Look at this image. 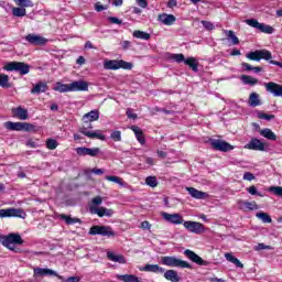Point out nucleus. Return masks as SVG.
<instances>
[{
  "label": "nucleus",
  "instance_id": "50",
  "mask_svg": "<svg viewBox=\"0 0 282 282\" xmlns=\"http://www.w3.org/2000/svg\"><path fill=\"white\" fill-rule=\"evenodd\" d=\"M172 61H175V63H184L186 58L184 57V54L178 53V54H172L171 55Z\"/></svg>",
  "mask_w": 282,
  "mask_h": 282
},
{
  "label": "nucleus",
  "instance_id": "49",
  "mask_svg": "<svg viewBox=\"0 0 282 282\" xmlns=\"http://www.w3.org/2000/svg\"><path fill=\"white\" fill-rule=\"evenodd\" d=\"M258 118L260 120H267V122H270L271 120H274L276 118L274 115H268L265 112H259Z\"/></svg>",
  "mask_w": 282,
  "mask_h": 282
},
{
  "label": "nucleus",
  "instance_id": "58",
  "mask_svg": "<svg viewBox=\"0 0 282 282\" xmlns=\"http://www.w3.org/2000/svg\"><path fill=\"white\" fill-rule=\"evenodd\" d=\"M140 228H142V230H151V223H149V220H144L141 223Z\"/></svg>",
  "mask_w": 282,
  "mask_h": 282
},
{
  "label": "nucleus",
  "instance_id": "34",
  "mask_svg": "<svg viewBox=\"0 0 282 282\" xmlns=\"http://www.w3.org/2000/svg\"><path fill=\"white\" fill-rule=\"evenodd\" d=\"M117 279L123 282H142V280H140L137 275L133 274L117 275Z\"/></svg>",
  "mask_w": 282,
  "mask_h": 282
},
{
  "label": "nucleus",
  "instance_id": "37",
  "mask_svg": "<svg viewBox=\"0 0 282 282\" xmlns=\"http://www.w3.org/2000/svg\"><path fill=\"white\" fill-rule=\"evenodd\" d=\"M0 87L3 89H10V87H12V84L10 83V76L0 74Z\"/></svg>",
  "mask_w": 282,
  "mask_h": 282
},
{
  "label": "nucleus",
  "instance_id": "35",
  "mask_svg": "<svg viewBox=\"0 0 282 282\" xmlns=\"http://www.w3.org/2000/svg\"><path fill=\"white\" fill-rule=\"evenodd\" d=\"M240 80L243 83V85H258L259 84V79L250 76V75H241Z\"/></svg>",
  "mask_w": 282,
  "mask_h": 282
},
{
  "label": "nucleus",
  "instance_id": "9",
  "mask_svg": "<svg viewBox=\"0 0 282 282\" xmlns=\"http://www.w3.org/2000/svg\"><path fill=\"white\" fill-rule=\"evenodd\" d=\"M209 143L214 151H221L223 153H228V151H232L235 149L234 145L225 140L212 139L209 140Z\"/></svg>",
  "mask_w": 282,
  "mask_h": 282
},
{
  "label": "nucleus",
  "instance_id": "22",
  "mask_svg": "<svg viewBox=\"0 0 282 282\" xmlns=\"http://www.w3.org/2000/svg\"><path fill=\"white\" fill-rule=\"evenodd\" d=\"M159 21L163 23V25H173V23L177 21V18L173 14L162 13L159 15Z\"/></svg>",
  "mask_w": 282,
  "mask_h": 282
},
{
  "label": "nucleus",
  "instance_id": "39",
  "mask_svg": "<svg viewBox=\"0 0 282 282\" xmlns=\"http://www.w3.org/2000/svg\"><path fill=\"white\" fill-rule=\"evenodd\" d=\"M132 36L134 39H141V41H149V39H151V34L144 32V31H140V30H135L132 33Z\"/></svg>",
  "mask_w": 282,
  "mask_h": 282
},
{
  "label": "nucleus",
  "instance_id": "63",
  "mask_svg": "<svg viewBox=\"0 0 282 282\" xmlns=\"http://www.w3.org/2000/svg\"><path fill=\"white\" fill-rule=\"evenodd\" d=\"M137 3L140 8H148L149 2L147 0H137Z\"/></svg>",
  "mask_w": 282,
  "mask_h": 282
},
{
  "label": "nucleus",
  "instance_id": "15",
  "mask_svg": "<svg viewBox=\"0 0 282 282\" xmlns=\"http://www.w3.org/2000/svg\"><path fill=\"white\" fill-rule=\"evenodd\" d=\"M264 87L269 94H272L276 98L281 97L282 98V85L276 84L274 82H269L264 84Z\"/></svg>",
  "mask_w": 282,
  "mask_h": 282
},
{
  "label": "nucleus",
  "instance_id": "27",
  "mask_svg": "<svg viewBox=\"0 0 282 282\" xmlns=\"http://www.w3.org/2000/svg\"><path fill=\"white\" fill-rule=\"evenodd\" d=\"M260 135H262V138H265L267 140H271V142H276V133H274L270 128H264L260 130Z\"/></svg>",
  "mask_w": 282,
  "mask_h": 282
},
{
  "label": "nucleus",
  "instance_id": "13",
  "mask_svg": "<svg viewBox=\"0 0 282 282\" xmlns=\"http://www.w3.org/2000/svg\"><path fill=\"white\" fill-rule=\"evenodd\" d=\"M76 153L79 156L85 158V155H89L90 158H98L100 153V148H76Z\"/></svg>",
  "mask_w": 282,
  "mask_h": 282
},
{
  "label": "nucleus",
  "instance_id": "7",
  "mask_svg": "<svg viewBox=\"0 0 282 282\" xmlns=\"http://www.w3.org/2000/svg\"><path fill=\"white\" fill-rule=\"evenodd\" d=\"M245 23L250 28H254V30H259V32H262L263 34H274V28L265 23H260L257 19H247L245 20Z\"/></svg>",
  "mask_w": 282,
  "mask_h": 282
},
{
  "label": "nucleus",
  "instance_id": "1",
  "mask_svg": "<svg viewBox=\"0 0 282 282\" xmlns=\"http://www.w3.org/2000/svg\"><path fill=\"white\" fill-rule=\"evenodd\" d=\"M25 241L21 238V234L19 232H11L8 235H0V243L11 250V252H15L17 254H21V248L17 246H23Z\"/></svg>",
  "mask_w": 282,
  "mask_h": 282
},
{
  "label": "nucleus",
  "instance_id": "47",
  "mask_svg": "<svg viewBox=\"0 0 282 282\" xmlns=\"http://www.w3.org/2000/svg\"><path fill=\"white\" fill-rule=\"evenodd\" d=\"M269 193H272L276 197H282V186H271L269 187Z\"/></svg>",
  "mask_w": 282,
  "mask_h": 282
},
{
  "label": "nucleus",
  "instance_id": "33",
  "mask_svg": "<svg viewBox=\"0 0 282 282\" xmlns=\"http://www.w3.org/2000/svg\"><path fill=\"white\" fill-rule=\"evenodd\" d=\"M59 219L65 221V224H67V226H74V224H80L82 223L80 218H72V216H67L65 214H61Z\"/></svg>",
  "mask_w": 282,
  "mask_h": 282
},
{
  "label": "nucleus",
  "instance_id": "10",
  "mask_svg": "<svg viewBox=\"0 0 282 282\" xmlns=\"http://www.w3.org/2000/svg\"><path fill=\"white\" fill-rule=\"evenodd\" d=\"M24 39H25L26 43H29L30 45H33L35 47H41V46L47 44V39L46 37H43L41 35H36L34 33L28 34Z\"/></svg>",
  "mask_w": 282,
  "mask_h": 282
},
{
  "label": "nucleus",
  "instance_id": "54",
  "mask_svg": "<svg viewBox=\"0 0 282 282\" xmlns=\"http://www.w3.org/2000/svg\"><path fill=\"white\" fill-rule=\"evenodd\" d=\"M254 250L256 251H259V250H272V247L271 246H268L263 242L261 243H258L256 247H254Z\"/></svg>",
  "mask_w": 282,
  "mask_h": 282
},
{
  "label": "nucleus",
  "instance_id": "62",
  "mask_svg": "<svg viewBox=\"0 0 282 282\" xmlns=\"http://www.w3.org/2000/svg\"><path fill=\"white\" fill-rule=\"evenodd\" d=\"M167 8H177V0H169L167 1Z\"/></svg>",
  "mask_w": 282,
  "mask_h": 282
},
{
  "label": "nucleus",
  "instance_id": "24",
  "mask_svg": "<svg viewBox=\"0 0 282 282\" xmlns=\"http://www.w3.org/2000/svg\"><path fill=\"white\" fill-rule=\"evenodd\" d=\"M50 87L45 82H39L35 86L31 89V94H45Z\"/></svg>",
  "mask_w": 282,
  "mask_h": 282
},
{
  "label": "nucleus",
  "instance_id": "23",
  "mask_svg": "<svg viewBox=\"0 0 282 282\" xmlns=\"http://www.w3.org/2000/svg\"><path fill=\"white\" fill-rule=\"evenodd\" d=\"M143 272H153L154 274H164L165 269L159 264H145L142 269Z\"/></svg>",
  "mask_w": 282,
  "mask_h": 282
},
{
  "label": "nucleus",
  "instance_id": "16",
  "mask_svg": "<svg viewBox=\"0 0 282 282\" xmlns=\"http://www.w3.org/2000/svg\"><path fill=\"white\" fill-rule=\"evenodd\" d=\"M245 149H248L249 151H265V143L257 138H252L250 142L245 145Z\"/></svg>",
  "mask_w": 282,
  "mask_h": 282
},
{
  "label": "nucleus",
  "instance_id": "45",
  "mask_svg": "<svg viewBox=\"0 0 282 282\" xmlns=\"http://www.w3.org/2000/svg\"><path fill=\"white\" fill-rule=\"evenodd\" d=\"M110 138L113 142H122V132L120 130L112 131Z\"/></svg>",
  "mask_w": 282,
  "mask_h": 282
},
{
  "label": "nucleus",
  "instance_id": "8",
  "mask_svg": "<svg viewBox=\"0 0 282 282\" xmlns=\"http://www.w3.org/2000/svg\"><path fill=\"white\" fill-rule=\"evenodd\" d=\"M8 217H18L19 219H25L28 215L21 208L9 207V208L0 209V218L6 219Z\"/></svg>",
  "mask_w": 282,
  "mask_h": 282
},
{
  "label": "nucleus",
  "instance_id": "3",
  "mask_svg": "<svg viewBox=\"0 0 282 282\" xmlns=\"http://www.w3.org/2000/svg\"><path fill=\"white\" fill-rule=\"evenodd\" d=\"M89 129H94L91 121L83 119V124L79 128V133H83V135H86V138H90V140H106L105 134L100 133V130L89 131Z\"/></svg>",
  "mask_w": 282,
  "mask_h": 282
},
{
  "label": "nucleus",
  "instance_id": "64",
  "mask_svg": "<svg viewBox=\"0 0 282 282\" xmlns=\"http://www.w3.org/2000/svg\"><path fill=\"white\" fill-rule=\"evenodd\" d=\"M121 47H122V50H129V47H131V42L130 41H123L122 43H121Z\"/></svg>",
  "mask_w": 282,
  "mask_h": 282
},
{
  "label": "nucleus",
  "instance_id": "25",
  "mask_svg": "<svg viewBox=\"0 0 282 282\" xmlns=\"http://www.w3.org/2000/svg\"><path fill=\"white\" fill-rule=\"evenodd\" d=\"M107 257L109 259V261H113V263H127V258H124V256L122 254H116L111 251L107 252Z\"/></svg>",
  "mask_w": 282,
  "mask_h": 282
},
{
  "label": "nucleus",
  "instance_id": "51",
  "mask_svg": "<svg viewBox=\"0 0 282 282\" xmlns=\"http://www.w3.org/2000/svg\"><path fill=\"white\" fill-rule=\"evenodd\" d=\"M108 182H115V184H122V178L116 175H108L106 176Z\"/></svg>",
  "mask_w": 282,
  "mask_h": 282
},
{
  "label": "nucleus",
  "instance_id": "61",
  "mask_svg": "<svg viewBox=\"0 0 282 282\" xmlns=\"http://www.w3.org/2000/svg\"><path fill=\"white\" fill-rule=\"evenodd\" d=\"M95 10H96V12H102V10H107V6L105 7L100 2H97L95 4Z\"/></svg>",
  "mask_w": 282,
  "mask_h": 282
},
{
  "label": "nucleus",
  "instance_id": "40",
  "mask_svg": "<svg viewBox=\"0 0 282 282\" xmlns=\"http://www.w3.org/2000/svg\"><path fill=\"white\" fill-rule=\"evenodd\" d=\"M256 217H257L258 219H261V221H262L263 224H272V217H270V216L268 215V213H263V212L257 213V214H256Z\"/></svg>",
  "mask_w": 282,
  "mask_h": 282
},
{
  "label": "nucleus",
  "instance_id": "21",
  "mask_svg": "<svg viewBox=\"0 0 282 282\" xmlns=\"http://www.w3.org/2000/svg\"><path fill=\"white\" fill-rule=\"evenodd\" d=\"M186 191L194 199H206V197H208L206 192H202L195 187H186Z\"/></svg>",
  "mask_w": 282,
  "mask_h": 282
},
{
  "label": "nucleus",
  "instance_id": "41",
  "mask_svg": "<svg viewBox=\"0 0 282 282\" xmlns=\"http://www.w3.org/2000/svg\"><path fill=\"white\" fill-rule=\"evenodd\" d=\"M14 3H17L19 6V8H33L34 3L32 2V0H13Z\"/></svg>",
  "mask_w": 282,
  "mask_h": 282
},
{
  "label": "nucleus",
  "instance_id": "2",
  "mask_svg": "<svg viewBox=\"0 0 282 282\" xmlns=\"http://www.w3.org/2000/svg\"><path fill=\"white\" fill-rule=\"evenodd\" d=\"M4 127L8 129V131H26L28 133L39 132V127L29 122L7 121L4 122Z\"/></svg>",
  "mask_w": 282,
  "mask_h": 282
},
{
  "label": "nucleus",
  "instance_id": "53",
  "mask_svg": "<svg viewBox=\"0 0 282 282\" xmlns=\"http://www.w3.org/2000/svg\"><path fill=\"white\" fill-rule=\"evenodd\" d=\"M126 116L130 119V120H138V113H133V109L128 108L126 110Z\"/></svg>",
  "mask_w": 282,
  "mask_h": 282
},
{
  "label": "nucleus",
  "instance_id": "6",
  "mask_svg": "<svg viewBox=\"0 0 282 282\" xmlns=\"http://www.w3.org/2000/svg\"><path fill=\"white\" fill-rule=\"evenodd\" d=\"M89 235L96 236V235H100L101 237H116V231H113V228H111V226H105V225H95L93 227H90Z\"/></svg>",
  "mask_w": 282,
  "mask_h": 282
},
{
  "label": "nucleus",
  "instance_id": "19",
  "mask_svg": "<svg viewBox=\"0 0 282 282\" xmlns=\"http://www.w3.org/2000/svg\"><path fill=\"white\" fill-rule=\"evenodd\" d=\"M70 91H89V84L85 80H75L69 84Z\"/></svg>",
  "mask_w": 282,
  "mask_h": 282
},
{
  "label": "nucleus",
  "instance_id": "42",
  "mask_svg": "<svg viewBox=\"0 0 282 282\" xmlns=\"http://www.w3.org/2000/svg\"><path fill=\"white\" fill-rule=\"evenodd\" d=\"M224 32L227 34V37L231 40L232 45H239V37L235 35V31L225 30Z\"/></svg>",
  "mask_w": 282,
  "mask_h": 282
},
{
  "label": "nucleus",
  "instance_id": "30",
  "mask_svg": "<svg viewBox=\"0 0 282 282\" xmlns=\"http://www.w3.org/2000/svg\"><path fill=\"white\" fill-rule=\"evenodd\" d=\"M104 68L105 69H112V70L120 69L119 59H106L104 62Z\"/></svg>",
  "mask_w": 282,
  "mask_h": 282
},
{
  "label": "nucleus",
  "instance_id": "4",
  "mask_svg": "<svg viewBox=\"0 0 282 282\" xmlns=\"http://www.w3.org/2000/svg\"><path fill=\"white\" fill-rule=\"evenodd\" d=\"M161 263L162 265H167V268H186L187 270L193 269V265H191V263L174 256L161 257Z\"/></svg>",
  "mask_w": 282,
  "mask_h": 282
},
{
  "label": "nucleus",
  "instance_id": "59",
  "mask_svg": "<svg viewBox=\"0 0 282 282\" xmlns=\"http://www.w3.org/2000/svg\"><path fill=\"white\" fill-rule=\"evenodd\" d=\"M91 204H94V206H100V204H102V197L100 196H96L91 199Z\"/></svg>",
  "mask_w": 282,
  "mask_h": 282
},
{
  "label": "nucleus",
  "instance_id": "14",
  "mask_svg": "<svg viewBox=\"0 0 282 282\" xmlns=\"http://www.w3.org/2000/svg\"><path fill=\"white\" fill-rule=\"evenodd\" d=\"M161 216L165 221H169V224H174L175 226L184 224V217H182L180 214H169L166 212H163L161 213Z\"/></svg>",
  "mask_w": 282,
  "mask_h": 282
},
{
  "label": "nucleus",
  "instance_id": "28",
  "mask_svg": "<svg viewBox=\"0 0 282 282\" xmlns=\"http://www.w3.org/2000/svg\"><path fill=\"white\" fill-rule=\"evenodd\" d=\"M131 130L133 131L138 142L145 144L147 139L144 138V132H142V129H140L138 126H132Z\"/></svg>",
  "mask_w": 282,
  "mask_h": 282
},
{
  "label": "nucleus",
  "instance_id": "18",
  "mask_svg": "<svg viewBox=\"0 0 282 282\" xmlns=\"http://www.w3.org/2000/svg\"><path fill=\"white\" fill-rule=\"evenodd\" d=\"M33 276L39 279V276H58V274L52 269L34 268Z\"/></svg>",
  "mask_w": 282,
  "mask_h": 282
},
{
  "label": "nucleus",
  "instance_id": "12",
  "mask_svg": "<svg viewBox=\"0 0 282 282\" xmlns=\"http://www.w3.org/2000/svg\"><path fill=\"white\" fill-rule=\"evenodd\" d=\"M184 254L187 259H189V261H192L193 263H196V265H209L208 261L203 260L202 257H199L197 253H195V251L191 249H186L184 251Z\"/></svg>",
  "mask_w": 282,
  "mask_h": 282
},
{
  "label": "nucleus",
  "instance_id": "44",
  "mask_svg": "<svg viewBox=\"0 0 282 282\" xmlns=\"http://www.w3.org/2000/svg\"><path fill=\"white\" fill-rule=\"evenodd\" d=\"M57 147H58V141H56L55 139L46 140V149H48L50 151L56 150Z\"/></svg>",
  "mask_w": 282,
  "mask_h": 282
},
{
  "label": "nucleus",
  "instance_id": "46",
  "mask_svg": "<svg viewBox=\"0 0 282 282\" xmlns=\"http://www.w3.org/2000/svg\"><path fill=\"white\" fill-rule=\"evenodd\" d=\"M145 184L148 186H151V188H155V186H158V177H155V176H148L145 178Z\"/></svg>",
  "mask_w": 282,
  "mask_h": 282
},
{
  "label": "nucleus",
  "instance_id": "55",
  "mask_svg": "<svg viewBox=\"0 0 282 282\" xmlns=\"http://www.w3.org/2000/svg\"><path fill=\"white\" fill-rule=\"evenodd\" d=\"M109 23L112 25H122V20L116 18V17H109L108 18Z\"/></svg>",
  "mask_w": 282,
  "mask_h": 282
},
{
  "label": "nucleus",
  "instance_id": "26",
  "mask_svg": "<svg viewBox=\"0 0 282 282\" xmlns=\"http://www.w3.org/2000/svg\"><path fill=\"white\" fill-rule=\"evenodd\" d=\"M164 279H166V281H171V282H180L181 281V278L177 274V271H175L173 269L166 270L164 272Z\"/></svg>",
  "mask_w": 282,
  "mask_h": 282
},
{
  "label": "nucleus",
  "instance_id": "17",
  "mask_svg": "<svg viewBox=\"0 0 282 282\" xmlns=\"http://www.w3.org/2000/svg\"><path fill=\"white\" fill-rule=\"evenodd\" d=\"M90 213L93 215H98L99 217H113V209H109L107 207H90Z\"/></svg>",
  "mask_w": 282,
  "mask_h": 282
},
{
  "label": "nucleus",
  "instance_id": "32",
  "mask_svg": "<svg viewBox=\"0 0 282 282\" xmlns=\"http://www.w3.org/2000/svg\"><path fill=\"white\" fill-rule=\"evenodd\" d=\"M184 63L193 70L199 72V63L195 57H188L184 61Z\"/></svg>",
  "mask_w": 282,
  "mask_h": 282
},
{
  "label": "nucleus",
  "instance_id": "38",
  "mask_svg": "<svg viewBox=\"0 0 282 282\" xmlns=\"http://www.w3.org/2000/svg\"><path fill=\"white\" fill-rule=\"evenodd\" d=\"M250 107H259L261 105V99H259V94L251 93L249 96Z\"/></svg>",
  "mask_w": 282,
  "mask_h": 282
},
{
  "label": "nucleus",
  "instance_id": "36",
  "mask_svg": "<svg viewBox=\"0 0 282 282\" xmlns=\"http://www.w3.org/2000/svg\"><path fill=\"white\" fill-rule=\"evenodd\" d=\"M53 90L59 91V94H67V91H70L69 84H63L61 82H57Z\"/></svg>",
  "mask_w": 282,
  "mask_h": 282
},
{
  "label": "nucleus",
  "instance_id": "29",
  "mask_svg": "<svg viewBox=\"0 0 282 282\" xmlns=\"http://www.w3.org/2000/svg\"><path fill=\"white\" fill-rule=\"evenodd\" d=\"M241 210L248 212V210H258L259 205H257V202H248L243 200L240 203Z\"/></svg>",
  "mask_w": 282,
  "mask_h": 282
},
{
  "label": "nucleus",
  "instance_id": "52",
  "mask_svg": "<svg viewBox=\"0 0 282 282\" xmlns=\"http://www.w3.org/2000/svg\"><path fill=\"white\" fill-rule=\"evenodd\" d=\"M247 192L250 194V195H257L258 197H263V194L259 193L257 191V186L254 185H251L249 188H247Z\"/></svg>",
  "mask_w": 282,
  "mask_h": 282
},
{
  "label": "nucleus",
  "instance_id": "5",
  "mask_svg": "<svg viewBox=\"0 0 282 282\" xmlns=\"http://www.w3.org/2000/svg\"><path fill=\"white\" fill-rule=\"evenodd\" d=\"M32 66L24 62H9L4 65L3 69L6 72H19L21 76H25L30 74V69Z\"/></svg>",
  "mask_w": 282,
  "mask_h": 282
},
{
  "label": "nucleus",
  "instance_id": "57",
  "mask_svg": "<svg viewBox=\"0 0 282 282\" xmlns=\"http://www.w3.org/2000/svg\"><path fill=\"white\" fill-rule=\"evenodd\" d=\"M242 178L246 180L247 182H252V180H254V174H252L251 172H246Z\"/></svg>",
  "mask_w": 282,
  "mask_h": 282
},
{
  "label": "nucleus",
  "instance_id": "56",
  "mask_svg": "<svg viewBox=\"0 0 282 282\" xmlns=\"http://www.w3.org/2000/svg\"><path fill=\"white\" fill-rule=\"evenodd\" d=\"M203 28H205V30H215V24H213L212 22L208 21H202Z\"/></svg>",
  "mask_w": 282,
  "mask_h": 282
},
{
  "label": "nucleus",
  "instance_id": "43",
  "mask_svg": "<svg viewBox=\"0 0 282 282\" xmlns=\"http://www.w3.org/2000/svg\"><path fill=\"white\" fill-rule=\"evenodd\" d=\"M26 12L28 11L23 7H14L12 9L13 17H25Z\"/></svg>",
  "mask_w": 282,
  "mask_h": 282
},
{
  "label": "nucleus",
  "instance_id": "48",
  "mask_svg": "<svg viewBox=\"0 0 282 282\" xmlns=\"http://www.w3.org/2000/svg\"><path fill=\"white\" fill-rule=\"evenodd\" d=\"M119 69H133V64L124 59H119Z\"/></svg>",
  "mask_w": 282,
  "mask_h": 282
},
{
  "label": "nucleus",
  "instance_id": "20",
  "mask_svg": "<svg viewBox=\"0 0 282 282\" xmlns=\"http://www.w3.org/2000/svg\"><path fill=\"white\" fill-rule=\"evenodd\" d=\"M11 113H12L13 118H18L19 120H28V118H29L28 109H25L21 106L12 108Z\"/></svg>",
  "mask_w": 282,
  "mask_h": 282
},
{
  "label": "nucleus",
  "instance_id": "31",
  "mask_svg": "<svg viewBox=\"0 0 282 282\" xmlns=\"http://www.w3.org/2000/svg\"><path fill=\"white\" fill-rule=\"evenodd\" d=\"M100 118V112L98 110H91L83 116L84 120H88V122H96Z\"/></svg>",
  "mask_w": 282,
  "mask_h": 282
},
{
  "label": "nucleus",
  "instance_id": "11",
  "mask_svg": "<svg viewBox=\"0 0 282 282\" xmlns=\"http://www.w3.org/2000/svg\"><path fill=\"white\" fill-rule=\"evenodd\" d=\"M183 226L186 228V230L193 232L194 235H202V232H204V224L202 223L187 220L183 223Z\"/></svg>",
  "mask_w": 282,
  "mask_h": 282
},
{
  "label": "nucleus",
  "instance_id": "60",
  "mask_svg": "<svg viewBox=\"0 0 282 282\" xmlns=\"http://www.w3.org/2000/svg\"><path fill=\"white\" fill-rule=\"evenodd\" d=\"M25 145L29 147V149H36V147H39V144H36V142L32 139H29Z\"/></svg>",
  "mask_w": 282,
  "mask_h": 282
}]
</instances>
